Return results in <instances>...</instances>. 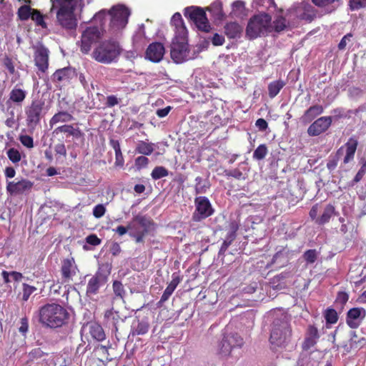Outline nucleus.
Returning <instances> with one entry per match:
<instances>
[{
	"label": "nucleus",
	"mask_w": 366,
	"mask_h": 366,
	"mask_svg": "<svg viewBox=\"0 0 366 366\" xmlns=\"http://www.w3.org/2000/svg\"><path fill=\"white\" fill-rule=\"evenodd\" d=\"M45 102L42 99H34L31 104L26 107V122L29 128L34 129L41 121L43 117Z\"/></svg>",
	"instance_id": "8"
},
{
	"label": "nucleus",
	"mask_w": 366,
	"mask_h": 366,
	"mask_svg": "<svg viewBox=\"0 0 366 366\" xmlns=\"http://www.w3.org/2000/svg\"><path fill=\"white\" fill-rule=\"evenodd\" d=\"M238 229V225L232 222L230 225V231L227 233L225 239L223 241L221 247L218 252V256L224 257L225 252L227 250L228 247L231 245L233 241L236 239L237 234L236 232Z\"/></svg>",
	"instance_id": "26"
},
{
	"label": "nucleus",
	"mask_w": 366,
	"mask_h": 366,
	"mask_svg": "<svg viewBox=\"0 0 366 366\" xmlns=\"http://www.w3.org/2000/svg\"><path fill=\"white\" fill-rule=\"evenodd\" d=\"M292 327L286 317L275 319L272 324L269 341L272 349L285 348L291 341Z\"/></svg>",
	"instance_id": "3"
},
{
	"label": "nucleus",
	"mask_w": 366,
	"mask_h": 366,
	"mask_svg": "<svg viewBox=\"0 0 366 366\" xmlns=\"http://www.w3.org/2000/svg\"><path fill=\"white\" fill-rule=\"evenodd\" d=\"M323 111L324 109L322 105L316 104L311 106L305 112L302 117V120L305 122H310L318 115L321 114Z\"/></svg>",
	"instance_id": "33"
},
{
	"label": "nucleus",
	"mask_w": 366,
	"mask_h": 366,
	"mask_svg": "<svg viewBox=\"0 0 366 366\" xmlns=\"http://www.w3.org/2000/svg\"><path fill=\"white\" fill-rule=\"evenodd\" d=\"M357 146L358 140L353 136L350 137L347 142L337 150V154L340 157L343 154L344 152H345L343 159L344 164H347L354 159Z\"/></svg>",
	"instance_id": "18"
},
{
	"label": "nucleus",
	"mask_w": 366,
	"mask_h": 366,
	"mask_svg": "<svg viewBox=\"0 0 366 366\" xmlns=\"http://www.w3.org/2000/svg\"><path fill=\"white\" fill-rule=\"evenodd\" d=\"M335 207L331 204H327L325 207L321 216L316 219V223L319 225H323V224L329 222L330 218L335 214Z\"/></svg>",
	"instance_id": "36"
},
{
	"label": "nucleus",
	"mask_w": 366,
	"mask_h": 366,
	"mask_svg": "<svg viewBox=\"0 0 366 366\" xmlns=\"http://www.w3.org/2000/svg\"><path fill=\"white\" fill-rule=\"evenodd\" d=\"M332 122V117H322L312 123L307 129V134L310 137L318 136L326 132Z\"/></svg>",
	"instance_id": "19"
},
{
	"label": "nucleus",
	"mask_w": 366,
	"mask_h": 366,
	"mask_svg": "<svg viewBox=\"0 0 366 366\" xmlns=\"http://www.w3.org/2000/svg\"><path fill=\"white\" fill-rule=\"evenodd\" d=\"M50 12L56 11V24L68 31H76L78 18L76 14L77 0H51Z\"/></svg>",
	"instance_id": "1"
},
{
	"label": "nucleus",
	"mask_w": 366,
	"mask_h": 366,
	"mask_svg": "<svg viewBox=\"0 0 366 366\" xmlns=\"http://www.w3.org/2000/svg\"><path fill=\"white\" fill-rule=\"evenodd\" d=\"M61 275L64 283H70L79 272L78 267L73 257L66 258L61 261Z\"/></svg>",
	"instance_id": "15"
},
{
	"label": "nucleus",
	"mask_w": 366,
	"mask_h": 366,
	"mask_svg": "<svg viewBox=\"0 0 366 366\" xmlns=\"http://www.w3.org/2000/svg\"><path fill=\"white\" fill-rule=\"evenodd\" d=\"M74 71L70 67L57 69L51 75V81L61 86V84L69 83L72 78Z\"/></svg>",
	"instance_id": "25"
},
{
	"label": "nucleus",
	"mask_w": 366,
	"mask_h": 366,
	"mask_svg": "<svg viewBox=\"0 0 366 366\" xmlns=\"http://www.w3.org/2000/svg\"><path fill=\"white\" fill-rule=\"evenodd\" d=\"M26 97V92L18 88L16 85L11 89L9 94V100L17 104H21L24 101Z\"/></svg>",
	"instance_id": "35"
},
{
	"label": "nucleus",
	"mask_w": 366,
	"mask_h": 366,
	"mask_svg": "<svg viewBox=\"0 0 366 366\" xmlns=\"http://www.w3.org/2000/svg\"><path fill=\"white\" fill-rule=\"evenodd\" d=\"M303 258L308 264L314 263L317 258V254L315 249H308L303 254Z\"/></svg>",
	"instance_id": "52"
},
{
	"label": "nucleus",
	"mask_w": 366,
	"mask_h": 366,
	"mask_svg": "<svg viewBox=\"0 0 366 366\" xmlns=\"http://www.w3.org/2000/svg\"><path fill=\"white\" fill-rule=\"evenodd\" d=\"M268 153V149L264 144L259 145L254 151L253 158L257 160H262L265 158Z\"/></svg>",
	"instance_id": "47"
},
{
	"label": "nucleus",
	"mask_w": 366,
	"mask_h": 366,
	"mask_svg": "<svg viewBox=\"0 0 366 366\" xmlns=\"http://www.w3.org/2000/svg\"><path fill=\"white\" fill-rule=\"evenodd\" d=\"M36 290V287L30 285L27 283L22 284V292L20 293L21 295V300L23 302H26L29 299L30 296Z\"/></svg>",
	"instance_id": "44"
},
{
	"label": "nucleus",
	"mask_w": 366,
	"mask_h": 366,
	"mask_svg": "<svg viewBox=\"0 0 366 366\" xmlns=\"http://www.w3.org/2000/svg\"><path fill=\"white\" fill-rule=\"evenodd\" d=\"M122 49L115 41H104L93 51L92 58L97 61L109 64L116 61L121 54Z\"/></svg>",
	"instance_id": "5"
},
{
	"label": "nucleus",
	"mask_w": 366,
	"mask_h": 366,
	"mask_svg": "<svg viewBox=\"0 0 366 366\" xmlns=\"http://www.w3.org/2000/svg\"><path fill=\"white\" fill-rule=\"evenodd\" d=\"M286 23V19L280 16L273 21V26H272V29H274L276 32L282 31L287 27Z\"/></svg>",
	"instance_id": "48"
},
{
	"label": "nucleus",
	"mask_w": 366,
	"mask_h": 366,
	"mask_svg": "<svg viewBox=\"0 0 366 366\" xmlns=\"http://www.w3.org/2000/svg\"><path fill=\"white\" fill-rule=\"evenodd\" d=\"M102 31L97 26L87 27L82 33L80 50L83 54H88L94 43L102 36Z\"/></svg>",
	"instance_id": "13"
},
{
	"label": "nucleus",
	"mask_w": 366,
	"mask_h": 366,
	"mask_svg": "<svg viewBox=\"0 0 366 366\" xmlns=\"http://www.w3.org/2000/svg\"><path fill=\"white\" fill-rule=\"evenodd\" d=\"M20 142L26 148L31 149L34 147V139L29 135H21L19 137Z\"/></svg>",
	"instance_id": "55"
},
{
	"label": "nucleus",
	"mask_w": 366,
	"mask_h": 366,
	"mask_svg": "<svg viewBox=\"0 0 366 366\" xmlns=\"http://www.w3.org/2000/svg\"><path fill=\"white\" fill-rule=\"evenodd\" d=\"M69 318L67 310L56 303H47L39 310V322L46 327H61L66 323Z\"/></svg>",
	"instance_id": "2"
},
{
	"label": "nucleus",
	"mask_w": 366,
	"mask_h": 366,
	"mask_svg": "<svg viewBox=\"0 0 366 366\" xmlns=\"http://www.w3.org/2000/svg\"><path fill=\"white\" fill-rule=\"evenodd\" d=\"M20 327H19V331L22 335H26L28 332L29 329V320L26 317H22L20 320Z\"/></svg>",
	"instance_id": "60"
},
{
	"label": "nucleus",
	"mask_w": 366,
	"mask_h": 366,
	"mask_svg": "<svg viewBox=\"0 0 366 366\" xmlns=\"http://www.w3.org/2000/svg\"><path fill=\"white\" fill-rule=\"evenodd\" d=\"M109 15V11L106 9H102L95 14L92 20L95 24H98V27L103 31L104 27L107 20Z\"/></svg>",
	"instance_id": "38"
},
{
	"label": "nucleus",
	"mask_w": 366,
	"mask_h": 366,
	"mask_svg": "<svg viewBox=\"0 0 366 366\" xmlns=\"http://www.w3.org/2000/svg\"><path fill=\"white\" fill-rule=\"evenodd\" d=\"M2 62L4 66L7 69L10 74H14L15 73V66L11 58H10L9 56H5L2 60Z\"/></svg>",
	"instance_id": "54"
},
{
	"label": "nucleus",
	"mask_w": 366,
	"mask_h": 366,
	"mask_svg": "<svg viewBox=\"0 0 366 366\" xmlns=\"http://www.w3.org/2000/svg\"><path fill=\"white\" fill-rule=\"evenodd\" d=\"M88 327L89 332L92 337L99 342L103 341L106 338V335L102 327L96 322H88L86 326Z\"/></svg>",
	"instance_id": "28"
},
{
	"label": "nucleus",
	"mask_w": 366,
	"mask_h": 366,
	"mask_svg": "<svg viewBox=\"0 0 366 366\" xmlns=\"http://www.w3.org/2000/svg\"><path fill=\"white\" fill-rule=\"evenodd\" d=\"M196 184L194 187L195 193L197 194H204L207 192V189L209 188L208 185H206L203 182V179L201 177H197L195 179Z\"/></svg>",
	"instance_id": "50"
},
{
	"label": "nucleus",
	"mask_w": 366,
	"mask_h": 366,
	"mask_svg": "<svg viewBox=\"0 0 366 366\" xmlns=\"http://www.w3.org/2000/svg\"><path fill=\"white\" fill-rule=\"evenodd\" d=\"M9 159L14 164H16L21 161V156L19 151L15 148H10L6 152Z\"/></svg>",
	"instance_id": "49"
},
{
	"label": "nucleus",
	"mask_w": 366,
	"mask_h": 366,
	"mask_svg": "<svg viewBox=\"0 0 366 366\" xmlns=\"http://www.w3.org/2000/svg\"><path fill=\"white\" fill-rule=\"evenodd\" d=\"M184 14L195 24L199 30L207 33L211 31L210 24L203 9L198 6L187 7Z\"/></svg>",
	"instance_id": "9"
},
{
	"label": "nucleus",
	"mask_w": 366,
	"mask_h": 366,
	"mask_svg": "<svg viewBox=\"0 0 366 366\" xmlns=\"http://www.w3.org/2000/svg\"><path fill=\"white\" fill-rule=\"evenodd\" d=\"M340 158V156L338 155L337 152H336L335 155L330 157V158L328 159L327 162V168L330 171H333L337 167Z\"/></svg>",
	"instance_id": "56"
},
{
	"label": "nucleus",
	"mask_w": 366,
	"mask_h": 366,
	"mask_svg": "<svg viewBox=\"0 0 366 366\" xmlns=\"http://www.w3.org/2000/svg\"><path fill=\"white\" fill-rule=\"evenodd\" d=\"M181 282V278L179 275H175V274H173L172 275V280L169 282V284L166 287L165 290L164 291L161 299L159 302H158L159 305H162V303L165 302L169 297L172 295V294L174 292V290L177 287V285Z\"/></svg>",
	"instance_id": "30"
},
{
	"label": "nucleus",
	"mask_w": 366,
	"mask_h": 366,
	"mask_svg": "<svg viewBox=\"0 0 366 366\" xmlns=\"http://www.w3.org/2000/svg\"><path fill=\"white\" fill-rule=\"evenodd\" d=\"M320 335L317 328L315 325H309L305 332V340L302 344V349L307 351L313 347L317 342Z\"/></svg>",
	"instance_id": "23"
},
{
	"label": "nucleus",
	"mask_w": 366,
	"mask_h": 366,
	"mask_svg": "<svg viewBox=\"0 0 366 366\" xmlns=\"http://www.w3.org/2000/svg\"><path fill=\"white\" fill-rule=\"evenodd\" d=\"M130 14V10L124 5L117 4L113 6L109 10L110 29L116 31L124 29L128 23Z\"/></svg>",
	"instance_id": "6"
},
{
	"label": "nucleus",
	"mask_w": 366,
	"mask_h": 366,
	"mask_svg": "<svg viewBox=\"0 0 366 366\" xmlns=\"http://www.w3.org/2000/svg\"><path fill=\"white\" fill-rule=\"evenodd\" d=\"M109 347L99 345L97 347V350L100 352L101 358L99 359L102 362H109L113 360V357L110 356L109 353Z\"/></svg>",
	"instance_id": "51"
},
{
	"label": "nucleus",
	"mask_w": 366,
	"mask_h": 366,
	"mask_svg": "<svg viewBox=\"0 0 366 366\" xmlns=\"http://www.w3.org/2000/svg\"><path fill=\"white\" fill-rule=\"evenodd\" d=\"M327 324H335L338 320V315L335 310L327 308L324 313Z\"/></svg>",
	"instance_id": "46"
},
{
	"label": "nucleus",
	"mask_w": 366,
	"mask_h": 366,
	"mask_svg": "<svg viewBox=\"0 0 366 366\" xmlns=\"http://www.w3.org/2000/svg\"><path fill=\"white\" fill-rule=\"evenodd\" d=\"M168 174L169 171L164 167L157 166L153 169L151 177L153 179L157 180L168 176Z\"/></svg>",
	"instance_id": "45"
},
{
	"label": "nucleus",
	"mask_w": 366,
	"mask_h": 366,
	"mask_svg": "<svg viewBox=\"0 0 366 366\" xmlns=\"http://www.w3.org/2000/svg\"><path fill=\"white\" fill-rule=\"evenodd\" d=\"M110 274V268L104 272L99 268L96 273L88 280L86 295L89 297H92L99 293V289L104 286L108 281Z\"/></svg>",
	"instance_id": "11"
},
{
	"label": "nucleus",
	"mask_w": 366,
	"mask_h": 366,
	"mask_svg": "<svg viewBox=\"0 0 366 366\" xmlns=\"http://www.w3.org/2000/svg\"><path fill=\"white\" fill-rule=\"evenodd\" d=\"M189 51L187 35L174 36L170 48L172 59L177 64L182 63L188 59Z\"/></svg>",
	"instance_id": "7"
},
{
	"label": "nucleus",
	"mask_w": 366,
	"mask_h": 366,
	"mask_svg": "<svg viewBox=\"0 0 366 366\" xmlns=\"http://www.w3.org/2000/svg\"><path fill=\"white\" fill-rule=\"evenodd\" d=\"M133 227V224H127L126 227L119 225L116 229H114L113 231L118 234L119 236H123L129 231V228Z\"/></svg>",
	"instance_id": "61"
},
{
	"label": "nucleus",
	"mask_w": 366,
	"mask_h": 366,
	"mask_svg": "<svg viewBox=\"0 0 366 366\" xmlns=\"http://www.w3.org/2000/svg\"><path fill=\"white\" fill-rule=\"evenodd\" d=\"M74 120V117L71 114L60 111L56 113L49 120V125L52 127L54 125L58 123H66Z\"/></svg>",
	"instance_id": "34"
},
{
	"label": "nucleus",
	"mask_w": 366,
	"mask_h": 366,
	"mask_svg": "<svg viewBox=\"0 0 366 366\" xmlns=\"http://www.w3.org/2000/svg\"><path fill=\"white\" fill-rule=\"evenodd\" d=\"M134 220L138 221L142 229L137 232H130L129 235L134 239L136 243H142L144 237L149 234L151 227L154 225V222L150 217L142 214H137Z\"/></svg>",
	"instance_id": "14"
},
{
	"label": "nucleus",
	"mask_w": 366,
	"mask_h": 366,
	"mask_svg": "<svg viewBox=\"0 0 366 366\" xmlns=\"http://www.w3.org/2000/svg\"><path fill=\"white\" fill-rule=\"evenodd\" d=\"M349 299L348 295L345 292H339L337 293L336 302L340 303L342 305H345Z\"/></svg>",
	"instance_id": "63"
},
{
	"label": "nucleus",
	"mask_w": 366,
	"mask_h": 366,
	"mask_svg": "<svg viewBox=\"0 0 366 366\" xmlns=\"http://www.w3.org/2000/svg\"><path fill=\"white\" fill-rule=\"evenodd\" d=\"M105 212L106 208L102 204L96 205L93 209V215L97 219L102 217L105 214Z\"/></svg>",
	"instance_id": "58"
},
{
	"label": "nucleus",
	"mask_w": 366,
	"mask_h": 366,
	"mask_svg": "<svg viewBox=\"0 0 366 366\" xmlns=\"http://www.w3.org/2000/svg\"><path fill=\"white\" fill-rule=\"evenodd\" d=\"M54 134L64 133L66 137H73L80 138L83 136V133L79 127H74L71 124H64L58 127L54 131Z\"/></svg>",
	"instance_id": "27"
},
{
	"label": "nucleus",
	"mask_w": 366,
	"mask_h": 366,
	"mask_svg": "<svg viewBox=\"0 0 366 366\" xmlns=\"http://www.w3.org/2000/svg\"><path fill=\"white\" fill-rule=\"evenodd\" d=\"M244 345L243 338L237 333L225 334L219 344V352L222 356H229L235 348H241Z\"/></svg>",
	"instance_id": "12"
},
{
	"label": "nucleus",
	"mask_w": 366,
	"mask_h": 366,
	"mask_svg": "<svg viewBox=\"0 0 366 366\" xmlns=\"http://www.w3.org/2000/svg\"><path fill=\"white\" fill-rule=\"evenodd\" d=\"M150 325L147 320H137L136 324L132 326L130 334L132 336L144 335L148 332Z\"/></svg>",
	"instance_id": "32"
},
{
	"label": "nucleus",
	"mask_w": 366,
	"mask_h": 366,
	"mask_svg": "<svg viewBox=\"0 0 366 366\" xmlns=\"http://www.w3.org/2000/svg\"><path fill=\"white\" fill-rule=\"evenodd\" d=\"M104 317L106 325L112 329V331L118 339V327L124 322V318L120 315L119 312L114 310L113 308L107 310L104 313Z\"/></svg>",
	"instance_id": "20"
},
{
	"label": "nucleus",
	"mask_w": 366,
	"mask_h": 366,
	"mask_svg": "<svg viewBox=\"0 0 366 366\" xmlns=\"http://www.w3.org/2000/svg\"><path fill=\"white\" fill-rule=\"evenodd\" d=\"M195 209L192 214V219L194 222H199L212 216L214 209L209 199L204 196L197 197L194 199Z\"/></svg>",
	"instance_id": "10"
},
{
	"label": "nucleus",
	"mask_w": 366,
	"mask_h": 366,
	"mask_svg": "<svg viewBox=\"0 0 366 366\" xmlns=\"http://www.w3.org/2000/svg\"><path fill=\"white\" fill-rule=\"evenodd\" d=\"M212 42L214 46H222L224 43V37L216 33L212 39Z\"/></svg>",
	"instance_id": "64"
},
{
	"label": "nucleus",
	"mask_w": 366,
	"mask_h": 366,
	"mask_svg": "<svg viewBox=\"0 0 366 366\" xmlns=\"http://www.w3.org/2000/svg\"><path fill=\"white\" fill-rule=\"evenodd\" d=\"M272 17L266 13H261L251 17L246 28V36L252 40L264 36L272 31Z\"/></svg>",
	"instance_id": "4"
},
{
	"label": "nucleus",
	"mask_w": 366,
	"mask_h": 366,
	"mask_svg": "<svg viewBox=\"0 0 366 366\" xmlns=\"http://www.w3.org/2000/svg\"><path fill=\"white\" fill-rule=\"evenodd\" d=\"M284 81L280 79L270 82L268 84V95L271 99L275 97L280 90L285 86Z\"/></svg>",
	"instance_id": "37"
},
{
	"label": "nucleus",
	"mask_w": 366,
	"mask_h": 366,
	"mask_svg": "<svg viewBox=\"0 0 366 366\" xmlns=\"http://www.w3.org/2000/svg\"><path fill=\"white\" fill-rule=\"evenodd\" d=\"M164 46L160 42L150 44L146 50V58L152 62H159L164 54Z\"/></svg>",
	"instance_id": "22"
},
{
	"label": "nucleus",
	"mask_w": 366,
	"mask_h": 366,
	"mask_svg": "<svg viewBox=\"0 0 366 366\" xmlns=\"http://www.w3.org/2000/svg\"><path fill=\"white\" fill-rule=\"evenodd\" d=\"M31 19L35 22L36 25L40 26L43 29H46L47 27V25L44 21V15L38 9H34L31 13Z\"/></svg>",
	"instance_id": "43"
},
{
	"label": "nucleus",
	"mask_w": 366,
	"mask_h": 366,
	"mask_svg": "<svg viewBox=\"0 0 366 366\" xmlns=\"http://www.w3.org/2000/svg\"><path fill=\"white\" fill-rule=\"evenodd\" d=\"M366 316V311L362 307H353L349 310L346 315V323L352 329L357 328Z\"/></svg>",
	"instance_id": "21"
},
{
	"label": "nucleus",
	"mask_w": 366,
	"mask_h": 366,
	"mask_svg": "<svg viewBox=\"0 0 366 366\" xmlns=\"http://www.w3.org/2000/svg\"><path fill=\"white\" fill-rule=\"evenodd\" d=\"M119 103V99L115 95H109L107 97L106 106L113 107Z\"/></svg>",
	"instance_id": "62"
},
{
	"label": "nucleus",
	"mask_w": 366,
	"mask_h": 366,
	"mask_svg": "<svg viewBox=\"0 0 366 366\" xmlns=\"http://www.w3.org/2000/svg\"><path fill=\"white\" fill-rule=\"evenodd\" d=\"M171 24L175 27L174 36L187 35V30L180 13L177 12L172 16L171 19Z\"/></svg>",
	"instance_id": "29"
},
{
	"label": "nucleus",
	"mask_w": 366,
	"mask_h": 366,
	"mask_svg": "<svg viewBox=\"0 0 366 366\" xmlns=\"http://www.w3.org/2000/svg\"><path fill=\"white\" fill-rule=\"evenodd\" d=\"M154 144L144 141H139L136 147L138 154L149 156L154 152Z\"/></svg>",
	"instance_id": "39"
},
{
	"label": "nucleus",
	"mask_w": 366,
	"mask_h": 366,
	"mask_svg": "<svg viewBox=\"0 0 366 366\" xmlns=\"http://www.w3.org/2000/svg\"><path fill=\"white\" fill-rule=\"evenodd\" d=\"M149 160L147 157L144 156H139L135 159V166L138 169L145 168L147 167Z\"/></svg>",
	"instance_id": "57"
},
{
	"label": "nucleus",
	"mask_w": 366,
	"mask_h": 366,
	"mask_svg": "<svg viewBox=\"0 0 366 366\" xmlns=\"http://www.w3.org/2000/svg\"><path fill=\"white\" fill-rule=\"evenodd\" d=\"M86 242L92 246H97L101 244L102 240L97 236V234H92L86 237Z\"/></svg>",
	"instance_id": "59"
},
{
	"label": "nucleus",
	"mask_w": 366,
	"mask_h": 366,
	"mask_svg": "<svg viewBox=\"0 0 366 366\" xmlns=\"http://www.w3.org/2000/svg\"><path fill=\"white\" fill-rule=\"evenodd\" d=\"M295 12L299 19L308 23L314 21L317 14V10L307 1L299 3L295 8Z\"/></svg>",
	"instance_id": "16"
},
{
	"label": "nucleus",
	"mask_w": 366,
	"mask_h": 366,
	"mask_svg": "<svg viewBox=\"0 0 366 366\" xmlns=\"http://www.w3.org/2000/svg\"><path fill=\"white\" fill-rule=\"evenodd\" d=\"M112 290L114 294V300L119 299L124 300L126 295V291L122 282L114 280L112 282Z\"/></svg>",
	"instance_id": "40"
},
{
	"label": "nucleus",
	"mask_w": 366,
	"mask_h": 366,
	"mask_svg": "<svg viewBox=\"0 0 366 366\" xmlns=\"http://www.w3.org/2000/svg\"><path fill=\"white\" fill-rule=\"evenodd\" d=\"M360 163L362 164L361 167L356 174V175L355 176L353 179V181L356 183L359 182L362 179L366 172V159H361Z\"/></svg>",
	"instance_id": "53"
},
{
	"label": "nucleus",
	"mask_w": 366,
	"mask_h": 366,
	"mask_svg": "<svg viewBox=\"0 0 366 366\" xmlns=\"http://www.w3.org/2000/svg\"><path fill=\"white\" fill-rule=\"evenodd\" d=\"M34 9H32L30 5L21 6L17 11L18 18L21 21H27L31 18V13Z\"/></svg>",
	"instance_id": "42"
},
{
	"label": "nucleus",
	"mask_w": 366,
	"mask_h": 366,
	"mask_svg": "<svg viewBox=\"0 0 366 366\" xmlns=\"http://www.w3.org/2000/svg\"><path fill=\"white\" fill-rule=\"evenodd\" d=\"M33 183L27 179H21L17 182H9L6 185V190L11 194H21L32 188Z\"/></svg>",
	"instance_id": "24"
},
{
	"label": "nucleus",
	"mask_w": 366,
	"mask_h": 366,
	"mask_svg": "<svg viewBox=\"0 0 366 366\" xmlns=\"http://www.w3.org/2000/svg\"><path fill=\"white\" fill-rule=\"evenodd\" d=\"M207 10L212 13L213 16L217 19H222L224 16V14L222 11V5L220 1L214 2L209 7L207 8Z\"/></svg>",
	"instance_id": "41"
},
{
	"label": "nucleus",
	"mask_w": 366,
	"mask_h": 366,
	"mask_svg": "<svg viewBox=\"0 0 366 366\" xmlns=\"http://www.w3.org/2000/svg\"><path fill=\"white\" fill-rule=\"evenodd\" d=\"M34 58L36 66L41 72H46L49 67V49L40 44L34 46Z\"/></svg>",
	"instance_id": "17"
},
{
	"label": "nucleus",
	"mask_w": 366,
	"mask_h": 366,
	"mask_svg": "<svg viewBox=\"0 0 366 366\" xmlns=\"http://www.w3.org/2000/svg\"><path fill=\"white\" fill-rule=\"evenodd\" d=\"M224 34L229 39L239 38L243 28L237 22L227 23L224 27Z\"/></svg>",
	"instance_id": "31"
}]
</instances>
